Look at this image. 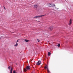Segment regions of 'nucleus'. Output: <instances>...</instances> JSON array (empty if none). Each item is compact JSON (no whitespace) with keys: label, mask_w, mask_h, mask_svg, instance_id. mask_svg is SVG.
<instances>
[{"label":"nucleus","mask_w":73,"mask_h":73,"mask_svg":"<svg viewBox=\"0 0 73 73\" xmlns=\"http://www.w3.org/2000/svg\"><path fill=\"white\" fill-rule=\"evenodd\" d=\"M48 7H56V5L50 3L48 5Z\"/></svg>","instance_id":"nucleus-1"},{"label":"nucleus","mask_w":73,"mask_h":73,"mask_svg":"<svg viewBox=\"0 0 73 73\" xmlns=\"http://www.w3.org/2000/svg\"><path fill=\"white\" fill-rule=\"evenodd\" d=\"M27 70H30V66H27L26 67V68L24 69V71L25 72H27Z\"/></svg>","instance_id":"nucleus-2"},{"label":"nucleus","mask_w":73,"mask_h":73,"mask_svg":"<svg viewBox=\"0 0 73 73\" xmlns=\"http://www.w3.org/2000/svg\"><path fill=\"white\" fill-rule=\"evenodd\" d=\"M44 68L45 69H46V68L48 73H50V71H49V70L48 69V66H45V67H44Z\"/></svg>","instance_id":"nucleus-3"},{"label":"nucleus","mask_w":73,"mask_h":73,"mask_svg":"<svg viewBox=\"0 0 73 73\" xmlns=\"http://www.w3.org/2000/svg\"><path fill=\"white\" fill-rule=\"evenodd\" d=\"M36 64L37 65H40L41 64V61H38L36 63Z\"/></svg>","instance_id":"nucleus-4"},{"label":"nucleus","mask_w":73,"mask_h":73,"mask_svg":"<svg viewBox=\"0 0 73 73\" xmlns=\"http://www.w3.org/2000/svg\"><path fill=\"white\" fill-rule=\"evenodd\" d=\"M48 29L52 31V29H53V26L52 27H50L48 28Z\"/></svg>","instance_id":"nucleus-5"},{"label":"nucleus","mask_w":73,"mask_h":73,"mask_svg":"<svg viewBox=\"0 0 73 73\" xmlns=\"http://www.w3.org/2000/svg\"><path fill=\"white\" fill-rule=\"evenodd\" d=\"M72 24V19H71L70 20L69 23L68 24L69 25H70Z\"/></svg>","instance_id":"nucleus-6"},{"label":"nucleus","mask_w":73,"mask_h":73,"mask_svg":"<svg viewBox=\"0 0 73 73\" xmlns=\"http://www.w3.org/2000/svg\"><path fill=\"white\" fill-rule=\"evenodd\" d=\"M37 7H38V6L37 5H35L34 7V8H35L36 9Z\"/></svg>","instance_id":"nucleus-7"},{"label":"nucleus","mask_w":73,"mask_h":73,"mask_svg":"<svg viewBox=\"0 0 73 73\" xmlns=\"http://www.w3.org/2000/svg\"><path fill=\"white\" fill-rule=\"evenodd\" d=\"M45 15H39V16H38V17H42V16H44Z\"/></svg>","instance_id":"nucleus-8"},{"label":"nucleus","mask_w":73,"mask_h":73,"mask_svg":"<svg viewBox=\"0 0 73 73\" xmlns=\"http://www.w3.org/2000/svg\"><path fill=\"white\" fill-rule=\"evenodd\" d=\"M12 70H13L12 68L11 67V70H10V73H12Z\"/></svg>","instance_id":"nucleus-9"},{"label":"nucleus","mask_w":73,"mask_h":73,"mask_svg":"<svg viewBox=\"0 0 73 73\" xmlns=\"http://www.w3.org/2000/svg\"><path fill=\"white\" fill-rule=\"evenodd\" d=\"M24 40L26 42H28L29 41V40H27V39H25Z\"/></svg>","instance_id":"nucleus-10"},{"label":"nucleus","mask_w":73,"mask_h":73,"mask_svg":"<svg viewBox=\"0 0 73 73\" xmlns=\"http://www.w3.org/2000/svg\"><path fill=\"white\" fill-rule=\"evenodd\" d=\"M16 44L14 45V46H18V44L17 42H16Z\"/></svg>","instance_id":"nucleus-11"},{"label":"nucleus","mask_w":73,"mask_h":73,"mask_svg":"<svg viewBox=\"0 0 73 73\" xmlns=\"http://www.w3.org/2000/svg\"><path fill=\"white\" fill-rule=\"evenodd\" d=\"M50 54H51V53H50V52H48V56H50Z\"/></svg>","instance_id":"nucleus-12"},{"label":"nucleus","mask_w":73,"mask_h":73,"mask_svg":"<svg viewBox=\"0 0 73 73\" xmlns=\"http://www.w3.org/2000/svg\"><path fill=\"white\" fill-rule=\"evenodd\" d=\"M38 18V16H36L34 17V18Z\"/></svg>","instance_id":"nucleus-13"},{"label":"nucleus","mask_w":73,"mask_h":73,"mask_svg":"<svg viewBox=\"0 0 73 73\" xmlns=\"http://www.w3.org/2000/svg\"><path fill=\"white\" fill-rule=\"evenodd\" d=\"M57 46L58 47H60V44H58Z\"/></svg>","instance_id":"nucleus-14"},{"label":"nucleus","mask_w":73,"mask_h":73,"mask_svg":"<svg viewBox=\"0 0 73 73\" xmlns=\"http://www.w3.org/2000/svg\"><path fill=\"white\" fill-rule=\"evenodd\" d=\"M11 66H9L8 67L9 69H11Z\"/></svg>","instance_id":"nucleus-15"},{"label":"nucleus","mask_w":73,"mask_h":73,"mask_svg":"<svg viewBox=\"0 0 73 73\" xmlns=\"http://www.w3.org/2000/svg\"><path fill=\"white\" fill-rule=\"evenodd\" d=\"M37 41L38 42H40V40L38 39H37Z\"/></svg>","instance_id":"nucleus-16"},{"label":"nucleus","mask_w":73,"mask_h":73,"mask_svg":"<svg viewBox=\"0 0 73 73\" xmlns=\"http://www.w3.org/2000/svg\"><path fill=\"white\" fill-rule=\"evenodd\" d=\"M13 73H16V72H15V71H14Z\"/></svg>","instance_id":"nucleus-17"},{"label":"nucleus","mask_w":73,"mask_h":73,"mask_svg":"<svg viewBox=\"0 0 73 73\" xmlns=\"http://www.w3.org/2000/svg\"><path fill=\"white\" fill-rule=\"evenodd\" d=\"M19 42V40H17V42Z\"/></svg>","instance_id":"nucleus-18"},{"label":"nucleus","mask_w":73,"mask_h":73,"mask_svg":"<svg viewBox=\"0 0 73 73\" xmlns=\"http://www.w3.org/2000/svg\"><path fill=\"white\" fill-rule=\"evenodd\" d=\"M4 8L5 9H5V7H4Z\"/></svg>","instance_id":"nucleus-19"},{"label":"nucleus","mask_w":73,"mask_h":73,"mask_svg":"<svg viewBox=\"0 0 73 73\" xmlns=\"http://www.w3.org/2000/svg\"><path fill=\"white\" fill-rule=\"evenodd\" d=\"M57 9H58V8H57Z\"/></svg>","instance_id":"nucleus-20"},{"label":"nucleus","mask_w":73,"mask_h":73,"mask_svg":"<svg viewBox=\"0 0 73 73\" xmlns=\"http://www.w3.org/2000/svg\"><path fill=\"white\" fill-rule=\"evenodd\" d=\"M0 38H1V37H0Z\"/></svg>","instance_id":"nucleus-21"}]
</instances>
